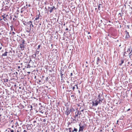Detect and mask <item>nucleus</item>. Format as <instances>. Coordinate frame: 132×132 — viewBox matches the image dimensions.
Segmentation results:
<instances>
[{"instance_id":"obj_1","label":"nucleus","mask_w":132,"mask_h":132,"mask_svg":"<svg viewBox=\"0 0 132 132\" xmlns=\"http://www.w3.org/2000/svg\"><path fill=\"white\" fill-rule=\"evenodd\" d=\"M34 26L33 25L32 22L31 21H29L28 22L27 24H26V28L27 30H26V32H29L31 30L32 28L33 29V28L34 27Z\"/></svg>"},{"instance_id":"obj_2","label":"nucleus","mask_w":132,"mask_h":132,"mask_svg":"<svg viewBox=\"0 0 132 132\" xmlns=\"http://www.w3.org/2000/svg\"><path fill=\"white\" fill-rule=\"evenodd\" d=\"M21 43L20 45V47L22 50H23L26 46L25 43V41L23 39L21 40Z\"/></svg>"},{"instance_id":"obj_3","label":"nucleus","mask_w":132,"mask_h":132,"mask_svg":"<svg viewBox=\"0 0 132 132\" xmlns=\"http://www.w3.org/2000/svg\"><path fill=\"white\" fill-rule=\"evenodd\" d=\"M99 101L98 99H97L94 101H93L92 102V105L94 106H96L98 104H101L100 103H99Z\"/></svg>"},{"instance_id":"obj_4","label":"nucleus","mask_w":132,"mask_h":132,"mask_svg":"<svg viewBox=\"0 0 132 132\" xmlns=\"http://www.w3.org/2000/svg\"><path fill=\"white\" fill-rule=\"evenodd\" d=\"M132 48H131V47H129L128 49V50L127 52H125V53H126L127 54H130L131 55L132 54Z\"/></svg>"},{"instance_id":"obj_5","label":"nucleus","mask_w":132,"mask_h":132,"mask_svg":"<svg viewBox=\"0 0 132 132\" xmlns=\"http://www.w3.org/2000/svg\"><path fill=\"white\" fill-rule=\"evenodd\" d=\"M79 131H81L82 132L83 131V129L84 128V127L83 126H81L80 125V123L79 124Z\"/></svg>"},{"instance_id":"obj_6","label":"nucleus","mask_w":132,"mask_h":132,"mask_svg":"<svg viewBox=\"0 0 132 132\" xmlns=\"http://www.w3.org/2000/svg\"><path fill=\"white\" fill-rule=\"evenodd\" d=\"M71 109H70V110L67 109L65 112V114H66L67 116H68L70 113L71 112Z\"/></svg>"},{"instance_id":"obj_7","label":"nucleus","mask_w":132,"mask_h":132,"mask_svg":"<svg viewBox=\"0 0 132 132\" xmlns=\"http://www.w3.org/2000/svg\"><path fill=\"white\" fill-rule=\"evenodd\" d=\"M61 75L62 78H64V75H65V73L63 72V70L60 71Z\"/></svg>"},{"instance_id":"obj_8","label":"nucleus","mask_w":132,"mask_h":132,"mask_svg":"<svg viewBox=\"0 0 132 132\" xmlns=\"http://www.w3.org/2000/svg\"><path fill=\"white\" fill-rule=\"evenodd\" d=\"M126 37V38H128L130 37V36L129 35V32H127L126 30L125 31Z\"/></svg>"},{"instance_id":"obj_9","label":"nucleus","mask_w":132,"mask_h":132,"mask_svg":"<svg viewBox=\"0 0 132 132\" xmlns=\"http://www.w3.org/2000/svg\"><path fill=\"white\" fill-rule=\"evenodd\" d=\"M7 16H8V15H6L5 16V15H2V17H3V19L4 21H7V19L6 17Z\"/></svg>"},{"instance_id":"obj_10","label":"nucleus","mask_w":132,"mask_h":132,"mask_svg":"<svg viewBox=\"0 0 132 132\" xmlns=\"http://www.w3.org/2000/svg\"><path fill=\"white\" fill-rule=\"evenodd\" d=\"M54 9H56V8H55V7L54 6H53L52 7H51L50 8V13H51L53 12V10Z\"/></svg>"},{"instance_id":"obj_11","label":"nucleus","mask_w":132,"mask_h":132,"mask_svg":"<svg viewBox=\"0 0 132 132\" xmlns=\"http://www.w3.org/2000/svg\"><path fill=\"white\" fill-rule=\"evenodd\" d=\"M8 52L6 51H5V53L3 54L2 55V56H6L7 55V54Z\"/></svg>"},{"instance_id":"obj_12","label":"nucleus","mask_w":132,"mask_h":132,"mask_svg":"<svg viewBox=\"0 0 132 132\" xmlns=\"http://www.w3.org/2000/svg\"><path fill=\"white\" fill-rule=\"evenodd\" d=\"M100 60V59L99 57H98L97 59V63H96L97 64H98L99 61Z\"/></svg>"},{"instance_id":"obj_13","label":"nucleus","mask_w":132,"mask_h":132,"mask_svg":"<svg viewBox=\"0 0 132 132\" xmlns=\"http://www.w3.org/2000/svg\"><path fill=\"white\" fill-rule=\"evenodd\" d=\"M103 100V99L101 98V97L98 99V101H99V103H101Z\"/></svg>"},{"instance_id":"obj_14","label":"nucleus","mask_w":132,"mask_h":132,"mask_svg":"<svg viewBox=\"0 0 132 132\" xmlns=\"http://www.w3.org/2000/svg\"><path fill=\"white\" fill-rule=\"evenodd\" d=\"M124 62V60L123 59L121 60V63L119 64V65H121L122 63H123Z\"/></svg>"},{"instance_id":"obj_15","label":"nucleus","mask_w":132,"mask_h":132,"mask_svg":"<svg viewBox=\"0 0 132 132\" xmlns=\"http://www.w3.org/2000/svg\"><path fill=\"white\" fill-rule=\"evenodd\" d=\"M78 116V115L75 114V116L74 117V118L75 119L77 118V120L78 121V118H77V117Z\"/></svg>"},{"instance_id":"obj_16","label":"nucleus","mask_w":132,"mask_h":132,"mask_svg":"<svg viewBox=\"0 0 132 132\" xmlns=\"http://www.w3.org/2000/svg\"><path fill=\"white\" fill-rule=\"evenodd\" d=\"M102 5L101 4H99L98 5V9L99 10H100L101 8V6Z\"/></svg>"},{"instance_id":"obj_17","label":"nucleus","mask_w":132,"mask_h":132,"mask_svg":"<svg viewBox=\"0 0 132 132\" xmlns=\"http://www.w3.org/2000/svg\"><path fill=\"white\" fill-rule=\"evenodd\" d=\"M39 18V15H38V16H37V17L35 18V20H36L38 19Z\"/></svg>"},{"instance_id":"obj_18","label":"nucleus","mask_w":132,"mask_h":132,"mask_svg":"<svg viewBox=\"0 0 132 132\" xmlns=\"http://www.w3.org/2000/svg\"><path fill=\"white\" fill-rule=\"evenodd\" d=\"M10 130L8 131V132H14V131L12 129H10Z\"/></svg>"},{"instance_id":"obj_19","label":"nucleus","mask_w":132,"mask_h":132,"mask_svg":"<svg viewBox=\"0 0 132 132\" xmlns=\"http://www.w3.org/2000/svg\"><path fill=\"white\" fill-rule=\"evenodd\" d=\"M75 131L77 132V129L75 128H74L73 130V131Z\"/></svg>"},{"instance_id":"obj_20","label":"nucleus","mask_w":132,"mask_h":132,"mask_svg":"<svg viewBox=\"0 0 132 132\" xmlns=\"http://www.w3.org/2000/svg\"><path fill=\"white\" fill-rule=\"evenodd\" d=\"M4 82H7L8 80V79H5L4 80Z\"/></svg>"},{"instance_id":"obj_21","label":"nucleus","mask_w":132,"mask_h":132,"mask_svg":"<svg viewBox=\"0 0 132 132\" xmlns=\"http://www.w3.org/2000/svg\"><path fill=\"white\" fill-rule=\"evenodd\" d=\"M79 114V112L78 111L77 112L76 111L75 112V114L76 115H77L78 116V115Z\"/></svg>"},{"instance_id":"obj_22","label":"nucleus","mask_w":132,"mask_h":132,"mask_svg":"<svg viewBox=\"0 0 132 132\" xmlns=\"http://www.w3.org/2000/svg\"><path fill=\"white\" fill-rule=\"evenodd\" d=\"M39 51H36V54H38L39 53Z\"/></svg>"},{"instance_id":"obj_23","label":"nucleus","mask_w":132,"mask_h":132,"mask_svg":"<svg viewBox=\"0 0 132 132\" xmlns=\"http://www.w3.org/2000/svg\"><path fill=\"white\" fill-rule=\"evenodd\" d=\"M98 98L97 99H98L101 97L100 96V94H99L98 95Z\"/></svg>"},{"instance_id":"obj_24","label":"nucleus","mask_w":132,"mask_h":132,"mask_svg":"<svg viewBox=\"0 0 132 132\" xmlns=\"http://www.w3.org/2000/svg\"><path fill=\"white\" fill-rule=\"evenodd\" d=\"M25 9V8H22L21 10L23 11V12H24Z\"/></svg>"},{"instance_id":"obj_25","label":"nucleus","mask_w":132,"mask_h":132,"mask_svg":"<svg viewBox=\"0 0 132 132\" xmlns=\"http://www.w3.org/2000/svg\"><path fill=\"white\" fill-rule=\"evenodd\" d=\"M32 56H33V57H34V58L35 57H36V54H33Z\"/></svg>"},{"instance_id":"obj_26","label":"nucleus","mask_w":132,"mask_h":132,"mask_svg":"<svg viewBox=\"0 0 132 132\" xmlns=\"http://www.w3.org/2000/svg\"><path fill=\"white\" fill-rule=\"evenodd\" d=\"M88 39H90L91 38V36L90 35H89L88 36Z\"/></svg>"},{"instance_id":"obj_27","label":"nucleus","mask_w":132,"mask_h":132,"mask_svg":"<svg viewBox=\"0 0 132 132\" xmlns=\"http://www.w3.org/2000/svg\"><path fill=\"white\" fill-rule=\"evenodd\" d=\"M31 67V66L29 64L28 65V66L27 67V68H30Z\"/></svg>"},{"instance_id":"obj_28","label":"nucleus","mask_w":132,"mask_h":132,"mask_svg":"<svg viewBox=\"0 0 132 132\" xmlns=\"http://www.w3.org/2000/svg\"><path fill=\"white\" fill-rule=\"evenodd\" d=\"M40 45H39L38 46V47L37 49H39L40 48Z\"/></svg>"},{"instance_id":"obj_29","label":"nucleus","mask_w":132,"mask_h":132,"mask_svg":"<svg viewBox=\"0 0 132 132\" xmlns=\"http://www.w3.org/2000/svg\"><path fill=\"white\" fill-rule=\"evenodd\" d=\"M75 86H76V88H77V89H78V87L77 86V85L76 84V85H75Z\"/></svg>"},{"instance_id":"obj_30","label":"nucleus","mask_w":132,"mask_h":132,"mask_svg":"<svg viewBox=\"0 0 132 132\" xmlns=\"http://www.w3.org/2000/svg\"><path fill=\"white\" fill-rule=\"evenodd\" d=\"M10 27L11 28V30H13V26H10Z\"/></svg>"},{"instance_id":"obj_31","label":"nucleus","mask_w":132,"mask_h":132,"mask_svg":"<svg viewBox=\"0 0 132 132\" xmlns=\"http://www.w3.org/2000/svg\"><path fill=\"white\" fill-rule=\"evenodd\" d=\"M75 86H73V87H72V89H73V90H74V89H75Z\"/></svg>"},{"instance_id":"obj_32","label":"nucleus","mask_w":132,"mask_h":132,"mask_svg":"<svg viewBox=\"0 0 132 132\" xmlns=\"http://www.w3.org/2000/svg\"><path fill=\"white\" fill-rule=\"evenodd\" d=\"M30 108H31V109H30V110H31L32 109V105H30Z\"/></svg>"},{"instance_id":"obj_33","label":"nucleus","mask_w":132,"mask_h":132,"mask_svg":"<svg viewBox=\"0 0 132 132\" xmlns=\"http://www.w3.org/2000/svg\"><path fill=\"white\" fill-rule=\"evenodd\" d=\"M124 55H125V56H126L127 55H128V54H127L126 53H124Z\"/></svg>"},{"instance_id":"obj_34","label":"nucleus","mask_w":132,"mask_h":132,"mask_svg":"<svg viewBox=\"0 0 132 132\" xmlns=\"http://www.w3.org/2000/svg\"><path fill=\"white\" fill-rule=\"evenodd\" d=\"M12 33H13V35H14V34H15V32H13H13H12Z\"/></svg>"},{"instance_id":"obj_35","label":"nucleus","mask_w":132,"mask_h":132,"mask_svg":"<svg viewBox=\"0 0 132 132\" xmlns=\"http://www.w3.org/2000/svg\"><path fill=\"white\" fill-rule=\"evenodd\" d=\"M72 74H73L72 73H71V74H70V76H71L72 75Z\"/></svg>"},{"instance_id":"obj_36","label":"nucleus","mask_w":132,"mask_h":132,"mask_svg":"<svg viewBox=\"0 0 132 132\" xmlns=\"http://www.w3.org/2000/svg\"><path fill=\"white\" fill-rule=\"evenodd\" d=\"M130 110V109H128V110H127V111H129Z\"/></svg>"},{"instance_id":"obj_37","label":"nucleus","mask_w":132,"mask_h":132,"mask_svg":"<svg viewBox=\"0 0 132 132\" xmlns=\"http://www.w3.org/2000/svg\"><path fill=\"white\" fill-rule=\"evenodd\" d=\"M46 121V120L45 119H44L43 120V121L44 122H45Z\"/></svg>"},{"instance_id":"obj_38","label":"nucleus","mask_w":132,"mask_h":132,"mask_svg":"<svg viewBox=\"0 0 132 132\" xmlns=\"http://www.w3.org/2000/svg\"><path fill=\"white\" fill-rule=\"evenodd\" d=\"M127 27H128V28L129 29V26H127Z\"/></svg>"},{"instance_id":"obj_39","label":"nucleus","mask_w":132,"mask_h":132,"mask_svg":"<svg viewBox=\"0 0 132 132\" xmlns=\"http://www.w3.org/2000/svg\"><path fill=\"white\" fill-rule=\"evenodd\" d=\"M68 28H66L65 30L66 31H68Z\"/></svg>"},{"instance_id":"obj_40","label":"nucleus","mask_w":132,"mask_h":132,"mask_svg":"<svg viewBox=\"0 0 132 132\" xmlns=\"http://www.w3.org/2000/svg\"><path fill=\"white\" fill-rule=\"evenodd\" d=\"M23 12V11H22V10H21V11H20V12L21 13H22Z\"/></svg>"},{"instance_id":"obj_41","label":"nucleus","mask_w":132,"mask_h":132,"mask_svg":"<svg viewBox=\"0 0 132 132\" xmlns=\"http://www.w3.org/2000/svg\"><path fill=\"white\" fill-rule=\"evenodd\" d=\"M48 77H47L46 78V80L47 81L48 80Z\"/></svg>"},{"instance_id":"obj_42","label":"nucleus","mask_w":132,"mask_h":132,"mask_svg":"<svg viewBox=\"0 0 132 132\" xmlns=\"http://www.w3.org/2000/svg\"><path fill=\"white\" fill-rule=\"evenodd\" d=\"M23 132H27L26 130H24L23 131Z\"/></svg>"},{"instance_id":"obj_43","label":"nucleus","mask_w":132,"mask_h":132,"mask_svg":"<svg viewBox=\"0 0 132 132\" xmlns=\"http://www.w3.org/2000/svg\"><path fill=\"white\" fill-rule=\"evenodd\" d=\"M71 129H72L71 128H69V130H70Z\"/></svg>"},{"instance_id":"obj_44","label":"nucleus","mask_w":132,"mask_h":132,"mask_svg":"<svg viewBox=\"0 0 132 132\" xmlns=\"http://www.w3.org/2000/svg\"><path fill=\"white\" fill-rule=\"evenodd\" d=\"M23 8H25V9H26V8H27V7L26 8V6H25L23 7Z\"/></svg>"},{"instance_id":"obj_45","label":"nucleus","mask_w":132,"mask_h":132,"mask_svg":"<svg viewBox=\"0 0 132 132\" xmlns=\"http://www.w3.org/2000/svg\"><path fill=\"white\" fill-rule=\"evenodd\" d=\"M20 66H19L18 67V69H20Z\"/></svg>"},{"instance_id":"obj_46","label":"nucleus","mask_w":132,"mask_h":132,"mask_svg":"<svg viewBox=\"0 0 132 132\" xmlns=\"http://www.w3.org/2000/svg\"><path fill=\"white\" fill-rule=\"evenodd\" d=\"M118 15H120L121 16V14L120 13Z\"/></svg>"},{"instance_id":"obj_47","label":"nucleus","mask_w":132,"mask_h":132,"mask_svg":"<svg viewBox=\"0 0 132 132\" xmlns=\"http://www.w3.org/2000/svg\"><path fill=\"white\" fill-rule=\"evenodd\" d=\"M13 20H15V18H13Z\"/></svg>"},{"instance_id":"obj_48","label":"nucleus","mask_w":132,"mask_h":132,"mask_svg":"<svg viewBox=\"0 0 132 132\" xmlns=\"http://www.w3.org/2000/svg\"><path fill=\"white\" fill-rule=\"evenodd\" d=\"M18 124V122H16L15 124Z\"/></svg>"},{"instance_id":"obj_49","label":"nucleus","mask_w":132,"mask_h":132,"mask_svg":"<svg viewBox=\"0 0 132 132\" xmlns=\"http://www.w3.org/2000/svg\"><path fill=\"white\" fill-rule=\"evenodd\" d=\"M83 110H81V112H83Z\"/></svg>"},{"instance_id":"obj_50","label":"nucleus","mask_w":132,"mask_h":132,"mask_svg":"<svg viewBox=\"0 0 132 132\" xmlns=\"http://www.w3.org/2000/svg\"><path fill=\"white\" fill-rule=\"evenodd\" d=\"M75 119H76L75 118V119H73V121L75 120H76Z\"/></svg>"},{"instance_id":"obj_51","label":"nucleus","mask_w":132,"mask_h":132,"mask_svg":"<svg viewBox=\"0 0 132 132\" xmlns=\"http://www.w3.org/2000/svg\"><path fill=\"white\" fill-rule=\"evenodd\" d=\"M2 47H0V50L2 49Z\"/></svg>"},{"instance_id":"obj_52","label":"nucleus","mask_w":132,"mask_h":132,"mask_svg":"<svg viewBox=\"0 0 132 132\" xmlns=\"http://www.w3.org/2000/svg\"><path fill=\"white\" fill-rule=\"evenodd\" d=\"M81 113H80V112L79 113V115H80V114H81Z\"/></svg>"},{"instance_id":"obj_53","label":"nucleus","mask_w":132,"mask_h":132,"mask_svg":"<svg viewBox=\"0 0 132 132\" xmlns=\"http://www.w3.org/2000/svg\"><path fill=\"white\" fill-rule=\"evenodd\" d=\"M13 120H12V121H11V122H13Z\"/></svg>"},{"instance_id":"obj_54","label":"nucleus","mask_w":132,"mask_h":132,"mask_svg":"<svg viewBox=\"0 0 132 132\" xmlns=\"http://www.w3.org/2000/svg\"><path fill=\"white\" fill-rule=\"evenodd\" d=\"M23 24H24L25 25H26V24H25L24 23H23Z\"/></svg>"},{"instance_id":"obj_55","label":"nucleus","mask_w":132,"mask_h":132,"mask_svg":"<svg viewBox=\"0 0 132 132\" xmlns=\"http://www.w3.org/2000/svg\"><path fill=\"white\" fill-rule=\"evenodd\" d=\"M28 6H29L30 7V4H29V5H28Z\"/></svg>"},{"instance_id":"obj_56","label":"nucleus","mask_w":132,"mask_h":132,"mask_svg":"<svg viewBox=\"0 0 132 132\" xmlns=\"http://www.w3.org/2000/svg\"><path fill=\"white\" fill-rule=\"evenodd\" d=\"M13 126H14L13 125L12 126V127L13 128Z\"/></svg>"},{"instance_id":"obj_57","label":"nucleus","mask_w":132,"mask_h":132,"mask_svg":"<svg viewBox=\"0 0 132 132\" xmlns=\"http://www.w3.org/2000/svg\"><path fill=\"white\" fill-rule=\"evenodd\" d=\"M100 131L101 132L102 131V130H100Z\"/></svg>"},{"instance_id":"obj_58","label":"nucleus","mask_w":132,"mask_h":132,"mask_svg":"<svg viewBox=\"0 0 132 132\" xmlns=\"http://www.w3.org/2000/svg\"><path fill=\"white\" fill-rule=\"evenodd\" d=\"M69 132H71V130H69Z\"/></svg>"},{"instance_id":"obj_59","label":"nucleus","mask_w":132,"mask_h":132,"mask_svg":"<svg viewBox=\"0 0 132 132\" xmlns=\"http://www.w3.org/2000/svg\"><path fill=\"white\" fill-rule=\"evenodd\" d=\"M28 73H30V72H28Z\"/></svg>"},{"instance_id":"obj_60","label":"nucleus","mask_w":132,"mask_h":132,"mask_svg":"<svg viewBox=\"0 0 132 132\" xmlns=\"http://www.w3.org/2000/svg\"><path fill=\"white\" fill-rule=\"evenodd\" d=\"M16 73L18 74V72H16Z\"/></svg>"},{"instance_id":"obj_61","label":"nucleus","mask_w":132,"mask_h":132,"mask_svg":"<svg viewBox=\"0 0 132 132\" xmlns=\"http://www.w3.org/2000/svg\"><path fill=\"white\" fill-rule=\"evenodd\" d=\"M79 92L80 93V92L79 90Z\"/></svg>"},{"instance_id":"obj_62","label":"nucleus","mask_w":132,"mask_h":132,"mask_svg":"<svg viewBox=\"0 0 132 132\" xmlns=\"http://www.w3.org/2000/svg\"><path fill=\"white\" fill-rule=\"evenodd\" d=\"M31 62H29V63H31Z\"/></svg>"},{"instance_id":"obj_63","label":"nucleus","mask_w":132,"mask_h":132,"mask_svg":"<svg viewBox=\"0 0 132 132\" xmlns=\"http://www.w3.org/2000/svg\"><path fill=\"white\" fill-rule=\"evenodd\" d=\"M88 34H90V33H89V32H88Z\"/></svg>"},{"instance_id":"obj_64","label":"nucleus","mask_w":132,"mask_h":132,"mask_svg":"<svg viewBox=\"0 0 132 132\" xmlns=\"http://www.w3.org/2000/svg\"><path fill=\"white\" fill-rule=\"evenodd\" d=\"M36 122V121H34V122Z\"/></svg>"}]
</instances>
